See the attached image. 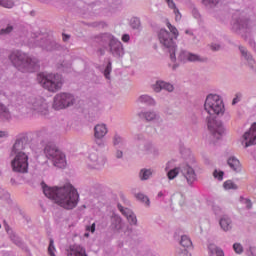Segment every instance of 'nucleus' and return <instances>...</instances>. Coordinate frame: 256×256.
Here are the masks:
<instances>
[{"instance_id": "obj_19", "label": "nucleus", "mask_w": 256, "mask_h": 256, "mask_svg": "<svg viewBox=\"0 0 256 256\" xmlns=\"http://www.w3.org/2000/svg\"><path fill=\"white\" fill-rule=\"evenodd\" d=\"M228 165L233 171H241V162L235 156H231L228 159Z\"/></svg>"}, {"instance_id": "obj_29", "label": "nucleus", "mask_w": 256, "mask_h": 256, "mask_svg": "<svg viewBox=\"0 0 256 256\" xmlns=\"http://www.w3.org/2000/svg\"><path fill=\"white\" fill-rule=\"evenodd\" d=\"M139 101H140V103H149L150 105H152V103H153V99H151V97H149L147 95L140 96Z\"/></svg>"}, {"instance_id": "obj_42", "label": "nucleus", "mask_w": 256, "mask_h": 256, "mask_svg": "<svg viewBox=\"0 0 256 256\" xmlns=\"http://www.w3.org/2000/svg\"><path fill=\"white\" fill-rule=\"evenodd\" d=\"M131 39V37L129 36V34H124L122 36V41L123 43H129V40Z\"/></svg>"}, {"instance_id": "obj_38", "label": "nucleus", "mask_w": 256, "mask_h": 256, "mask_svg": "<svg viewBox=\"0 0 256 256\" xmlns=\"http://www.w3.org/2000/svg\"><path fill=\"white\" fill-rule=\"evenodd\" d=\"M213 175L215 179H218V181H223V175H224L223 171L218 172L217 170H215Z\"/></svg>"}, {"instance_id": "obj_6", "label": "nucleus", "mask_w": 256, "mask_h": 256, "mask_svg": "<svg viewBox=\"0 0 256 256\" xmlns=\"http://www.w3.org/2000/svg\"><path fill=\"white\" fill-rule=\"evenodd\" d=\"M46 157L52 161L54 167L63 169L67 165V160H65V154L61 150L57 149L55 144H48L44 149Z\"/></svg>"}, {"instance_id": "obj_39", "label": "nucleus", "mask_w": 256, "mask_h": 256, "mask_svg": "<svg viewBox=\"0 0 256 256\" xmlns=\"http://www.w3.org/2000/svg\"><path fill=\"white\" fill-rule=\"evenodd\" d=\"M104 75H105L106 79H109V75H111V62H109L108 65L106 66Z\"/></svg>"}, {"instance_id": "obj_34", "label": "nucleus", "mask_w": 256, "mask_h": 256, "mask_svg": "<svg viewBox=\"0 0 256 256\" xmlns=\"http://www.w3.org/2000/svg\"><path fill=\"white\" fill-rule=\"evenodd\" d=\"M13 31V26L8 25L6 28L0 30V35H9Z\"/></svg>"}, {"instance_id": "obj_3", "label": "nucleus", "mask_w": 256, "mask_h": 256, "mask_svg": "<svg viewBox=\"0 0 256 256\" xmlns=\"http://www.w3.org/2000/svg\"><path fill=\"white\" fill-rule=\"evenodd\" d=\"M9 60L22 73H33V71L39 70V61L37 58H31L25 52L19 50L12 51L9 55Z\"/></svg>"}, {"instance_id": "obj_22", "label": "nucleus", "mask_w": 256, "mask_h": 256, "mask_svg": "<svg viewBox=\"0 0 256 256\" xmlns=\"http://www.w3.org/2000/svg\"><path fill=\"white\" fill-rule=\"evenodd\" d=\"M0 116L5 119H11V113H9V109L0 103Z\"/></svg>"}, {"instance_id": "obj_32", "label": "nucleus", "mask_w": 256, "mask_h": 256, "mask_svg": "<svg viewBox=\"0 0 256 256\" xmlns=\"http://www.w3.org/2000/svg\"><path fill=\"white\" fill-rule=\"evenodd\" d=\"M136 199H138L139 201H142V203H145L146 205H149V198L144 194H137Z\"/></svg>"}, {"instance_id": "obj_16", "label": "nucleus", "mask_w": 256, "mask_h": 256, "mask_svg": "<svg viewBox=\"0 0 256 256\" xmlns=\"http://www.w3.org/2000/svg\"><path fill=\"white\" fill-rule=\"evenodd\" d=\"M107 135V126L105 124H98L94 128V136L96 139H103Z\"/></svg>"}, {"instance_id": "obj_43", "label": "nucleus", "mask_w": 256, "mask_h": 256, "mask_svg": "<svg viewBox=\"0 0 256 256\" xmlns=\"http://www.w3.org/2000/svg\"><path fill=\"white\" fill-rule=\"evenodd\" d=\"M244 203L246 204L247 209H251V207H252L251 200L244 199Z\"/></svg>"}, {"instance_id": "obj_7", "label": "nucleus", "mask_w": 256, "mask_h": 256, "mask_svg": "<svg viewBox=\"0 0 256 256\" xmlns=\"http://www.w3.org/2000/svg\"><path fill=\"white\" fill-rule=\"evenodd\" d=\"M179 172L185 177L186 181L191 184L195 179H197V175L195 174V170L187 164L181 166L180 168H174L168 171L167 176L168 179L172 180L175 179L179 175Z\"/></svg>"}, {"instance_id": "obj_45", "label": "nucleus", "mask_w": 256, "mask_h": 256, "mask_svg": "<svg viewBox=\"0 0 256 256\" xmlns=\"http://www.w3.org/2000/svg\"><path fill=\"white\" fill-rule=\"evenodd\" d=\"M119 143H121V137L115 136L114 137V145H119Z\"/></svg>"}, {"instance_id": "obj_14", "label": "nucleus", "mask_w": 256, "mask_h": 256, "mask_svg": "<svg viewBox=\"0 0 256 256\" xmlns=\"http://www.w3.org/2000/svg\"><path fill=\"white\" fill-rule=\"evenodd\" d=\"M119 211L126 217L127 221L130 223V225H137V216L128 208H123V206L118 205Z\"/></svg>"}, {"instance_id": "obj_1", "label": "nucleus", "mask_w": 256, "mask_h": 256, "mask_svg": "<svg viewBox=\"0 0 256 256\" xmlns=\"http://www.w3.org/2000/svg\"><path fill=\"white\" fill-rule=\"evenodd\" d=\"M43 193L48 199H52L56 205L63 209H75L79 203V193L71 184L64 187H49L42 183Z\"/></svg>"}, {"instance_id": "obj_24", "label": "nucleus", "mask_w": 256, "mask_h": 256, "mask_svg": "<svg viewBox=\"0 0 256 256\" xmlns=\"http://www.w3.org/2000/svg\"><path fill=\"white\" fill-rule=\"evenodd\" d=\"M166 25L172 35H174L175 39H177V37H179V30H177V28L173 26L170 22H167Z\"/></svg>"}, {"instance_id": "obj_51", "label": "nucleus", "mask_w": 256, "mask_h": 256, "mask_svg": "<svg viewBox=\"0 0 256 256\" xmlns=\"http://www.w3.org/2000/svg\"><path fill=\"white\" fill-rule=\"evenodd\" d=\"M84 236H85V237H89V233H85Z\"/></svg>"}, {"instance_id": "obj_15", "label": "nucleus", "mask_w": 256, "mask_h": 256, "mask_svg": "<svg viewBox=\"0 0 256 256\" xmlns=\"http://www.w3.org/2000/svg\"><path fill=\"white\" fill-rule=\"evenodd\" d=\"M90 167L92 169H101L103 167V165H105V159H103L102 157L99 158V156H97V154L92 153L90 154Z\"/></svg>"}, {"instance_id": "obj_25", "label": "nucleus", "mask_w": 256, "mask_h": 256, "mask_svg": "<svg viewBox=\"0 0 256 256\" xmlns=\"http://www.w3.org/2000/svg\"><path fill=\"white\" fill-rule=\"evenodd\" d=\"M0 5L2 7H5L6 9H12L15 3L13 2V0H2V2H0Z\"/></svg>"}, {"instance_id": "obj_27", "label": "nucleus", "mask_w": 256, "mask_h": 256, "mask_svg": "<svg viewBox=\"0 0 256 256\" xmlns=\"http://www.w3.org/2000/svg\"><path fill=\"white\" fill-rule=\"evenodd\" d=\"M224 189L231 190V189H237V184L233 183L231 180H227L224 182Z\"/></svg>"}, {"instance_id": "obj_26", "label": "nucleus", "mask_w": 256, "mask_h": 256, "mask_svg": "<svg viewBox=\"0 0 256 256\" xmlns=\"http://www.w3.org/2000/svg\"><path fill=\"white\" fill-rule=\"evenodd\" d=\"M130 25L132 29H139V27H141V21L139 20V18H132L130 21Z\"/></svg>"}, {"instance_id": "obj_17", "label": "nucleus", "mask_w": 256, "mask_h": 256, "mask_svg": "<svg viewBox=\"0 0 256 256\" xmlns=\"http://www.w3.org/2000/svg\"><path fill=\"white\" fill-rule=\"evenodd\" d=\"M68 256H87L85 249L79 245H72L68 250Z\"/></svg>"}, {"instance_id": "obj_4", "label": "nucleus", "mask_w": 256, "mask_h": 256, "mask_svg": "<svg viewBox=\"0 0 256 256\" xmlns=\"http://www.w3.org/2000/svg\"><path fill=\"white\" fill-rule=\"evenodd\" d=\"M37 81L51 93H55L63 87V78L59 74H38Z\"/></svg>"}, {"instance_id": "obj_35", "label": "nucleus", "mask_w": 256, "mask_h": 256, "mask_svg": "<svg viewBox=\"0 0 256 256\" xmlns=\"http://www.w3.org/2000/svg\"><path fill=\"white\" fill-rule=\"evenodd\" d=\"M240 51L243 55V57H245V59H247V61H250V63H253V59L251 58V56L247 55V50L243 47H240Z\"/></svg>"}, {"instance_id": "obj_13", "label": "nucleus", "mask_w": 256, "mask_h": 256, "mask_svg": "<svg viewBox=\"0 0 256 256\" xmlns=\"http://www.w3.org/2000/svg\"><path fill=\"white\" fill-rule=\"evenodd\" d=\"M243 139L245 147H251V145H256V123L252 124L249 131L244 133Z\"/></svg>"}, {"instance_id": "obj_47", "label": "nucleus", "mask_w": 256, "mask_h": 256, "mask_svg": "<svg viewBox=\"0 0 256 256\" xmlns=\"http://www.w3.org/2000/svg\"><path fill=\"white\" fill-rule=\"evenodd\" d=\"M116 157H117L118 159H121V157H123V152H122V151H118V152L116 153Z\"/></svg>"}, {"instance_id": "obj_18", "label": "nucleus", "mask_w": 256, "mask_h": 256, "mask_svg": "<svg viewBox=\"0 0 256 256\" xmlns=\"http://www.w3.org/2000/svg\"><path fill=\"white\" fill-rule=\"evenodd\" d=\"M153 89L156 93H159V91H161L162 89H164L165 91H169L171 93V91H173V85H171L167 82L158 81L153 86Z\"/></svg>"}, {"instance_id": "obj_8", "label": "nucleus", "mask_w": 256, "mask_h": 256, "mask_svg": "<svg viewBox=\"0 0 256 256\" xmlns=\"http://www.w3.org/2000/svg\"><path fill=\"white\" fill-rule=\"evenodd\" d=\"M28 109H30L33 115H47L49 113V106L43 98H30Z\"/></svg>"}, {"instance_id": "obj_20", "label": "nucleus", "mask_w": 256, "mask_h": 256, "mask_svg": "<svg viewBox=\"0 0 256 256\" xmlns=\"http://www.w3.org/2000/svg\"><path fill=\"white\" fill-rule=\"evenodd\" d=\"M165 1L168 3V7H170V9H173L175 14V21H181V12H179V9H177L175 2H173V0H165Z\"/></svg>"}, {"instance_id": "obj_36", "label": "nucleus", "mask_w": 256, "mask_h": 256, "mask_svg": "<svg viewBox=\"0 0 256 256\" xmlns=\"http://www.w3.org/2000/svg\"><path fill=\"white\" fill-rule=\"evenodd\" d=\"M219 0H203V4L206 6L213 7V5H217Z\"/></svg>"}, {"instance_id": "obj_11", "label": "nucleus", "mask_w": 256, "mask_h": 256, "mask_svg": "<svg viewBox=\"0 0 256 256\" xmlns=\"http://www.w3.org/2000/svg\"><path fill=\"white\" fill-rule=\"evenodd\" d=\"M102 41L109 43L112 55H118V57H121V54L123 53V44L121 41L115 39L111 34H104L102 36Z\"/></svg>"}, {"instance_id": "obj_31", "label": "nucleus", "mask_w": 256, "mask_h": 256, "mask_svg": "<svg viewBox=\"0 0 256 256\" xmlns=\"http://www.w3.org/2000/svg\"><path fill=\"white\" fill-rule=\"evenodd\" d=\"M142 115L145 117L146 121H153L156 117L155 112H146Z\"/></svg>"}, {"instance_id": "obj_9", "label": "nucleus", "mask_w": 256, "mask_h": 256, "mask_svg": "<svg viewBox=\"0 0 256 256\" xmlns=\"http://www.w3.org/2000/svg\"><path fill=\"white\" fill-rule=\"evenodd\" d=\"M75 103V97L68 93H60L54 97L53 108L56 111L61 109H67V107H71Z\"/></svg>"}, {"instance_id": "obj_41", "label": "nucleus", "mask_w": 256, "mask_h": 256, "mask_svg": "<svg viewBox=\"0 0 256 256\" xmlns=\"http://www.w3.org/2000/svg\"><path fill=\"white\" fill-rule=\"evenodd\" d=\"M86 231L88 233H95V223H93L91 226H86Z\"/></svg>"}, {"instance_id": "obj_33", "label": "nucleus", "mask_w": 256, "mask_h": 256, "mask_svg": "<svg viewBox=\"0 0 256 256\" xmlns=\"http://www.w3.org/2000/svg\"><path fill=\"white\" fill-rule=\"evenodd\" d=\"M48 253H49L50 256H55V245H54L53 239H50V244H49V247H48Z\"/></svg>"}, {"instance_id": "obj_50", "label": "nucleus", "mask_w": 256, "mask_h": 256, "mask_svg": "<svg viewBox=\"0 0 256 256\" xmlns=\"http://www.w3.org/2000/svg\"><path fill=\"white\" fill-rule=\"evenodd\" d=\"M68 39H69V35L63 34V41H68Z\"/></svg>"}, {"instance_id": "obj_53", "label": "nucleus", "mask_w": 256, "mask_h": 256, "mask_svg": "<svg viewBox=\"0 0 256 256\" xmlns=\"http://www.w3.org/2000/svg\"><path fill=\"white\" fill-rule=\"evenodd\" d=\"M0 229H1V224H0Z\"/></svg>"}, {"instance_id": "obj_46", "label": "nucleus", "mask_w": 256, "mask_h": 256, "mask_svg": "<svg viewBox=\"0 0 256 256\" xmlns=\"http://www.w3.org/2000/svg\"><path fill=\"white\" fill-rule=\"evenodd\" d=\"M211 49L212 51H219V49H221V46L214 44V45H211Z\"/></svg>"}, {"instance_id": "obj_30", "label": "nucleus", "mask_w": 256, "mask_h": 256, "mask_svg": "<svg viewBox=\"0 0 256 256\" xmlns=\"http://www.w3.org/2000/svg\"><path fill=\"white\" fill-rule=\"evenodd\" d=\"M187 59L189 61H205V59H201L198 55L192 53L187 54Z\"/></svg>"}, {"instance_id": "obj_49", "label": "nucleus", "mask_w": 256, "mask_h": 256, "mask_svg": "<svg viewBox=\"0 0 256 256\" xmlns=\"http://www.w3.org/2000/svg\"><path fill=\"white\" fill-rule=\"evenodd\" d=\"M216 255L217 256H225L221 250H217Z\"/></svg>"}, {"instance_id": "obj_5", "label": "nucleus", "mask_w": 256, "mask_h": 256, "mask_svg": "<svg viewBox=\"0 0 256 256\" xmlns=\"http://www.w3.org/2000/svg\"><path fill=\"white\" fill-rule=\"evenodd\" d=\"M204 109L208 115H223L225 113V104L217 94H210L206 97Z\"/></svg>"}, {"instance_id": "obj_10", "label": "nucleus", "mask_w": 256, "mask_h": 256, "mask_svg": "<svg viewBox=\"0 0 256 256\" xmlns=\"http://www.w3.org/2000/svg\"><path fill=\"white\" fill-rule=\"evenodd\" d=\"M159 41L164 47H167V49H170V59L171 61H175V50L176 46L173 42V38H171L169 32L165 29L160 30L159 32Z\"/></svg>"}, {"instance_id": "obj_2", "label": "nucleus", "mask_w": 256, "mask_h": 256, "mask_svg": "<svg viewBox=\"0 0 256 256\" xmlns=\"http://www.w3.org/2000/svg\"><path fill=\"white\" fill-rule=\"evenodd\" d=\"M25 149H27V141L25 139L16 140L12 148L14 158L11 161L14 173H27L29 171V155L23 152Z\"/></svg>"}, {"instance_id": "obj_28", "label": "nucleus", "mask_w": 256, "mask_h": 256, "mask_svg": "<svg viewBox=\"0 0 256 256\" xmlns=\"http://www.w3.org/2000/svg\"><path fill=\"white\" fill-rule=\"evenodd\" d=\"M149 177H151V170H141L140 179H142V181H146Z\"/></svg>"}, {"instance_id": "obj_12", "label": "nucleus", "mask_w": 256, "mask_h": 256, "mask_svg": "<svg viewBox=\"0 0 256 256\" xmlns=\"http://www.w3.org/2000/svg\"><path fill=\"white\" fill-rule=\"evenodd\" d=\"M208 130L210 131L214 139H219L220 137H223V133H225L223 124L213 118L208 119Z\"/></svg>"}, {"instance_id": "obj_48", "label": "nucleus", "mask_w": 256, "mask_h": 256, "mask_svg": "<svg viewBox=\"0 0 256 256\" xmlns=\"http://www.w3.org/2000/svg\"><path fill=\"white\" fill-rule=\"evenodd\" d=\"M0 137H7V132L0 131Z\"/></svg>"}, {"instance_id": "obj_44", "label": "nucleus", "mask_w": 256, "mask_h": 256, "mask_svg": "<svg viewBox=\"0 0 256 256\" xmlns=\"http://www.w3.org/2000/svg\"><path fill=\"white\" fill-rule=\"evenodd\" d=\"M239 97H241V94L236 95V97L232 101V105H236V103H239Z\"/></svg>"}, {"instance_id": "obj_37", "label": "nucleus", "mask_w": 256, "mask_h": 256, "mask_svg": "<svg viewBox=\"0 0 256 256\" xmlns=\"http://www.w3.org/2000/svg\"><path fill=\"white\" fill-rule=\"evenodd\" d=\"M233 249H234L235 253H238V254L243 253V246H241V244H239V243H235L233 245Z\"/></svg>"}, {"instance_id": "obj_21", "label": "nucleus", "mask_w": 256, "mask_h": 256, "mask_svg": "<svg viewBox=\"0 0 256 256\" xmlns=\"http://www.w3.org/2000/svg\"><path fill=\"white\" fill-rule=\"evenodd\" d=\"M220 226L224 231H229L231 229V220L228 217L221 218Z\"/></svg>"}, {"instance_id": "obj_52", "label": "nucleus", "mask_w": 256, "mask_h": 256, "mask_svg": "<svg viewBox=\"0 0 256 256\" xmlns=\"http://www.w3.org/2000/svg\"><path fill=\"white\" fill-rule=\"evenodd\" d=\"M173 69H175V66H173Z\"/></svg>"}, {"instance_id": "obj_23", "label": "nucleus", "mask_w": 256, "mask_h": 256, "mask_svg": "<svg viewBox=\"0 0 256 256\" xmlns=\"http://www.w3.org/2000/svg\"><path fill=\"white\" fill-rule=\"evenodd\" d=\"M180 244L182 245V247H191V245H193V242H191V239L189 237L184 235L181 237Z\"/></svg>"}, {"instance_id": "obj_40", "label": "nucleus", "mask_w": 256, "mask_h": 256, "mask_svg": "<svg viewBox=\"0 0 256 256\" xmlns=\"http://www.w3.org/2000/svg\"><path fill=\"white\" fill-rule=\"evenodd\" d=\"M176 256H191V254L187 251V249H184L178 250Z\"/></svg>"}]
</instances>
